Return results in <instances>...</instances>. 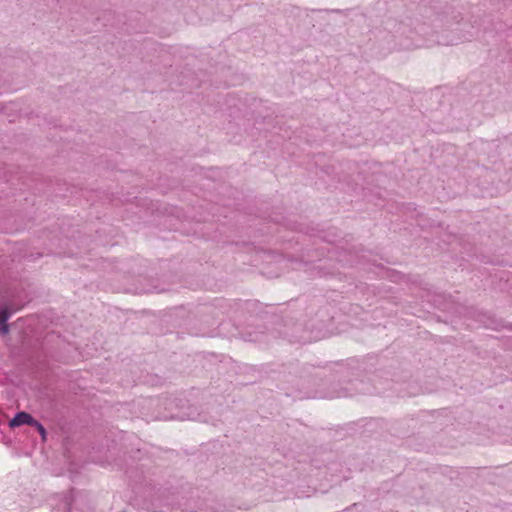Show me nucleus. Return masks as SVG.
I'll list each match as a JSON object with an SVG mask.
<instances>
[{
  "mask_svg": "<svg viewBox=\"0 0 512 512\" xmlns=\"http://www.w3.org/2000/svg\"><path fill=\"white\" fill-rule=\"evenodd\" d=\"M33 423H36V419H34L29 413L21 411L18 412L11 420L9 425L11 427H18L21 425H29L31 426Z\"/></svg>",
  "mask_w": 512,
  "mask_h": 512,
  "instance_id": "f257e3e1",
  "label": "nucleus"
},
{
  "mask_svg": "<svg viewBox=\"0 0 512 512\" xmlns=\"http://www.w3.org/2000/svg\"><path fill=\"white\" fill-rule=\"evenodd\" d=\"M10 318V313L7 309H2L0 311V332L2 334H6L9 331V326L7 324L8 319Z\"/></svg>",
  "mask_w": 512,
  "mask_h": 512,
  "instance_id": "f03ea898",
  "label": "nucleus"
},
{
  "mask_svg": "<svg viewBox=\"0 0 512 512\" xmlns=\"http://www.w3.org/2000/svg\"><path fill=\"white\" fill-rule=\"evenodd\" d=\"M31 426L37 429L43 440L46 439V429L39 421L36 420V423H33Z\"/></svg>",
  "mask_w": 512,
  "mask_h": 512,
  "instance_id": "7ed1b4c3",
  "label": "nucleus"
},
{
  "mask_svg": "<svg viewBox=\"0 0 512 512\" xmlns=\"http://www.w3.org/2000/svg\"><path fill=\"white\" fill-rule=\"evenodd\" d=\"M245 339L248 340V341H259L260 340V337L258 334L256 335H252L251 333H248L246 336H245Z\"/></svg>",
  "mask_w": 512,
  "mask_h": 512,
  "instance_id": "20e7f679",
  "label": "nucleus"
},
{
  "mask_svg": "<svg viewBox=\"0 0 512 512\" xmlns=\"http://www.w3.org/2000/svg\"><path fill=\"white\" fill-rule=\"evenodd\" d=\"M351 394L348 393L347 391H341V392H338V393H335V394H332L330 395L329 397L333 398V397H347V396H350Z\"/></svg>",
  "mask_w": 512,
  "mask_h": 512,
  "instance_id": "39448f33",
  "label": "nucleus"
},
{
  "mask_svg": "<svg viewBox=\"0 0 512 512\" xmlns=\"http://www.w3.org/2000/svg\"><path fill=\"white\" fill-rule=\"evenodd\" d=\"M474 36V33L473 32H469V35L466 36L464 35L462 38H460L459 40H470L471 37Z\"/></svg>",
  "mask_w": 512,
  "mask_h": 512,
  "instance_id": "423d86ee",
  "label": "nucleus"
}]
</instances>
